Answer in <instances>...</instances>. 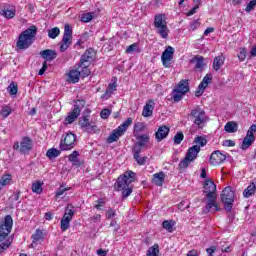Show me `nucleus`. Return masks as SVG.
Wrapping results in <instances>:
<instances>
[{"label": "nucleus", "instance_id": "20", "mask_svg": "<svg viewBox=\"0 0 256 256\" xmlns=\"http://www.w3.org/2000/svg\"><path fill=\"white\" fill-rule=\"evenodd\" d=\"M33 149V143L28 137H24L20 143V153L25 155V153H29Z\"/></svg>", "mask_w": 256, "mask_h": 256}, {"label": "nucleus", "instance_id": "48", "mask_svg": "<svg viewBox=\"0 0 256 256\" xmlns=\"http://www.w3.org/2000/svg\"><path fill=\"white\" fill-rule=\"evenodd\" d=\"M194 143H196V145H200V147H205V145H207V139L203 138L202 136H197Z\"/></svg>", "mask_w": 256, "mask_h": 256}, {"label": "nucleus", "instance_id": "45", "mask_svg": "<svg viewBox=\"0 0 256 256\" xmlns=\"http://www.w3.org/2000/svg\"><path fill=\"white\" fill-rule=\"evenodd\" d=\"M183 139H185V135H183V132H177L174 136V144L181 145Z\"/></svg>", "mask_w": 256, "mask_h": 256}, {"label": "nucleus", "instance_id": "26", "mask_svg": "<svg viewBox=\"0 0 256 256\" xmlns=\"http://www.w3.org/2000/svg\"><path fill=\"white\" fill-rule=\"evenodd\" d=\"M164 181H165V173L164 172H159V173H156L153 175L152 183L154 185H157V187H162Z\"/></svg>", "mask_w": 256, "mask_h": 256}, {"label": "nucleus", "instance_id": "13", "mask_svg": "<svg viewBox=\"0 0 256 256\" xmlns=\"http://www.w3.org/2000/svg\"><path fill=\"white\" fill-rule=\"evenodd\" d=\"M79 125L81 129H84L86 133H97L99 129H97V125L95 123L89 121V116H83V118L80 120Z\"/></svg>", "mask_w": 256, "mask_h": 256}, {"label": "nucleus", "instance_id": "4", "mask_svg": "<svg viewBox=\"0 0 256 256\" xmlns=\"http://www.w3.org/2000/svg\"><path fill=\"white\" fill-rule=\"evenodd\" d=\"M154 27L162 39H167V37H169V28L167 27L165 14H157L154 17Z\"/></svg>", "mask_w": 256, "mask_h": 256}, {"label": "nucleus", "instance_id": "60", "mask_svg": "<svg viewBox=\"0 0 256 256\" xmlns=\"http://www.w3.org/2000/svg\"><path fill=\"white\" fill-rule=\"evenodd\" d=\"M222 145L223 147H235V141L225 140Z\"/></svg>", "mask_w": 256, "mask_h": 256}, {"label": "nucleus", "instance_id": "49", "mask_svg": "<svg viewBox=\"0 0 256 256\" xmlns=\"http://www.w3.org/2000/svg\"><path fill=\"white\" fill-rule=\"evenodd\" d=\"M142 151H143V146H139V144L135 143L134 146L132 147L133 156L141 155Z\"/></svg>", "mask_w": 256, "mask_h": 256}, {"label": "nucleus", "instance_id": "23", "mask_svg": "<svg viewBox=\"0 0 256 256\" xmlns=\"http://www.w3.org/2000/svg\"><path fill=\"white\" fill-rule=\"evenodd\" d=\"M190 63H195V69L203 71V67H205V58L203 56L196 55L190 60Z\"/></svg>", "mask_w": 256, "mask_h": 256}, {"label": "nucleus", "instance_id": "18", "mask_svg": "<svg viewBox=\"0 0 256 256\" xmlns=\"http://www.w3.org/2000/svg\"><path fill=\"white\" fill-rule=\"evenodd\" d=\"M206 199H208V201L206 203L204 213H209L211 209H213L214 212L221 211V208H219V204H217V196L206 197Z\"/></svg>", "mask_w": 256, "mask_h": 256}, {"label": "nucleus", "instance_id": "58", "mask_svg": "<svg viewBox=\"0 0 256 256\" xmlns=\"http://www.w3.org/2000/svg\"><path fill=\"white\" fill-rule=\"evenodd\" d=\"M246 58H247V50H245V48H242L238 55V59H240V61H245Z\"/></svg>", "mask_w": 256, "mask_h": 256}, {"label": "nucleus", "instance_id": "30", "mask_svg": "<svg viewBox=\"0 0 256 256\" xmlns=\"http://www.w3.org/2000/svg\"><path fill=\"white\" fill-rule=\"evenodd\" d=\"M254 142L255 136H245L242 141L241 149L243 151H245V149H249V147H251V145H253Z\"/></svg>", "mask_w": 256, "mask_h": 256}, {"label": "nucleus", "instance_id": "3", "mask_svg": "<svg viewBox=\"0 0 256 256\" xmlns=\"http://www.w3.org/2000/svg\"><path fill=\"white\" fill-rule=\"evenodd\" d=\"M189 90V81L181 80L178 85L172 90L170 94L171 99L174 101V103H179V101L183 99V96L189 93Z\"/></svg>", "mask_w": 256, "mask_h": 256}, {"label": "nucleus", "instance_id": "16", "mask_svg": "<svg viewBox=\"0 0 256 256\" xmlns=\"http://www.w3.org/2000/svg\"><path fill=\"white\" fill-rule=\"evenodd\" d=\"M213 81V76L211 74H207L202 79L201 83L198 86V90L195 92L196 97H201L203 93L205 92V89H207L209 83Z\"/></svg>", "mask_w": 256, "mask_h": 256}, {"label": "nucleus", "instance_id": "43", "mask_svg": "<svg viewBox=\"0 0 256 256\" xmlns=\"http://www.w3.org/2000/svg\"><path fill=\"white\" fill-rule=\"evenodd\" d=\"M82 70L79 71L80 77H89L91 75V70L89 69V65H82Z\"/></svg>", "mask_w": 256, "mask_h": 256}, {"label": "nucleus", "instance_id": "5", "mask_svg": "<svg viewBox=\"0 0 256 256\" xmlns=\"http://www.w3.org/2000/svg\"><path fill=\"white\" fill-rule=\"evenodd\" d=\"M131 123H133V118H127L123 124L112 131L107 138V143H115L116 141H119V138L125 135V132L129 129V125H131Z\"/></svg>", "mask_w": 256, "mask_h": 256}, {"label": "nucleus", "instance_id": "1", "mask_svg": "<svg viewBox=\"0 0 256 256\" xmlns=\"http://www.w3.org/2000/svg\"><path fill=\"white\" fill-rule=\"evenodd\" d=\"M136 174L133 171H126L122 176L117 178L114 185L116 191H122L123 199H127L131 193H133V185Z\"/></svg>", "mask_w": 256, "mask_h": 256}, {"label": "nucleus", "instance_id": "44", "mask_svg": "<svg viewBox=\"0 0 256 256\" xmlns=\"http://www.w3.org/2000/svg\"><path fill=\"white\" fill-rule=\"evenodd\" d=\"M133 159L136 161V163H138L139 165H145V163H147V157L146 156H142L141 154H137L133 156Z\"/></svg>", "mask_w": 256, "mask_h": 256}, {"label": "nucleus", "instance_id": "27", "mask_svg": "<svg viewBox=\"0 0 256 256\" xmlns=\"http://www.w3.org/2000/svg\"><path fill=\"white\" fill-rule=\"evenodd\" d=\"M81 72L79 70H70L68 73V83H79Z\"/></svg>", "mask_w": 256, "mask_h": 256}, {"label": "nucleus", "instance_id": "64", "mask_svg": "<svg viewBox=\"0 0 256 256\" xmlns=\"http://www.w3.org/2000/svg\"><path fill=\"white\" fill-rule=\"evenodd\" d=\"M19 197H21V191H20V190L16 191V192L12 195L13 201H18V200H19Z\"/></svg>", "mask_w": 256, "mask_h": 256}, {"label": "nucleus", "instance_id": "10", "mask_svg": "<svg viewBox=\"0 0 256 256\" xmlns=\"http://www.w3.org/2000/svg\"><path fill=\"white\" fill-rule=\"evenodd\" d=\"M11 229H13V218L11 215H7L4 218L3 224L0 225V241H4L9 233H11Z\"/></svg>", "mask_w": 256, "mask_h": 256}, {"label": "nucleus", "instance_id": "59", "mask_svg": "<svg viewBox=\"0 0 256 256\" xmlns=\"http://www.w3.org/2000/svg\"><path fill=\"white\" fill-rule=\"evenodd\" d=\"M201 23H199V20H195L192 23H190V31H195L198 27H200Z\"/></svg>", "mask_w": 256, "mask_h": 256}, {"label": "nucleus", "instance_id": "32", "mask_svg": "<svg viewBox=\"0 0 256 256\" xmlns=\"http://www.w3.org/2000/svg\"><path fill=\"white\" fill-rule=\"evenodd\" d=\"M137 142L136 144L139 145L140 147H146L147 143H149L150 138L149 135L147 134H142L136 137Z\"/></svg>", "mask_w": 256, "mask_h": 256}, {"label": "nucleus", "instance_id": "14", "mask_svg": "<svg viewBox=\"0 0 256 256\" xmlns=\"http://www.w3.org/2000/svg\"><path fill=\"white\" fill-rule=\"evenodd\" d=\"M226 159L227 155L223 154L219 150H215L210 156V165H214V167L221 165V163H224Z\"/></svg>", "mask_w": 256, "mask_h": 256}, {"label": "nucleus", "instance_id": "11", "mask_svg": "<svg viewBox=\"0 0 256 256\" xmlns=\"http://www.w3.org/2000/svg\"><path fill=\"white\" fill-rule=\"evenodd\" d=\"M73 215H75V211H73V206L68 205L65 209L64 216L60 222L61 231H67V229H69V225L73 220Z\"/></svg>", "mask_w": 256, "mask_h": 256}, {"label": "nucleus", "instance_id": "39", "mask_svg": "<svg viewBox=\"0 0 256 256\" xmlns=\"http://www.w3.org/2000/svg\"><path fill=\"white\" fill-rule=\"evenodd\" d=\"M41 182H35L32 184L33 193H37V195H41L43 193V187Z\"/></svg>", "mask_w": 256, "mask_h": 256}, {"label": "nucleus", "instance_id": "53", "mask_svg": "<svg viewBox=\"0 0 256 256\" xmlns=\"http://www.w3.org/2000/svg\"><path fill=\"white\" fill-rule=\"evenodd\" d=\"M145 129V123L138 122L134 125V131L136 133H141Z\"/></svg>", "mask_w": 256, "mask_h": 256}, {"label": "nucleus", "instance_id": "41", "mask_svg": "<svg viewBox=\"0 0 256 256\" xmlns=\"http://www.w3.org/2000/svg\"><path fill=\"white\" fill-rule=\"evenodd\" d=\"M9 183H11V175L10 174H6L4 176H2L1 180H0V187H5L7 185H9Z\"/></svg>", "mask_w": 256, "mask_h": 256}, {"label": "nucleus", "instance_id": "61", "mask_svg": "<svg viewBox=\"0 0 256 256\" xmlns=\"http://www.w3.org/2000/svg\"><path fill=\"white\" fill-rule=\"evenodd\" d=\"M48 65L47 62H43L42 68L39 70L38 75H44L47 71Z\"/></svg>", "mask_w": 256, "mask_h": 256}, {"label": "nucleus", "instance_id": "29", "mask_svg": "<svg viewBox=\"0 0 256 256\" xmlns=\"http://www.w3.org/2000/svg\"><path fill=\"white\" fill-rule=\"evenodd\" d=\"M256 192V182H252L243 192V197L245 199H249V197H252V195H255Z\"/></svg>", "mask_w": 256, "mask_h": 256}, {"label": "nucleus", "instance_id": "28", "mask_svg": "<svg viewBox=\"0 0 256 256\" xmlns=\"http://www.w3.org/2000/svg\"><path fill=\"white\" fill-rule=\"evenodd\" d=\"M224 64H225V56H223V54L216 56L213 62L214 71H219V69H221V67H223Z\"/></svg>", "mask_w": 256, "mask_h": 256}, {"label": "nucleus", "instance_id": "15", "mask_svg": "<svg viewBox=\"0 0 256 256\" xmlns=\"http://www.w3.org/2000/svg\"><path fill=\"white\" fill-rule=\"evenodd\" d=\"M94 57H95V51L92 48L86 50L80 58L79 67H83V65L90 66L91 63H93Z\"/></svg>", "mask_w": 256, "mask_h": 256}, {"label": "nucleus", "instance_id": "34", "mask_svg": "<svg viewBox=\"0 0 256 256\" xmlns=\"http://www.w3.org/2000/svg\"><path fill=\"white\" fill-rule=\"evenodd\" d=\"M162 227H163V229H166V231H168V233H173V231H174L173 227H175V221L174 220H165L162 223Z\"/></svg>", "mask_w": 256, "mask_h": 256}, {"label": "nucleus", "instance_id": "40", "mask_svg": "<svg viewBox=\"0 0 256 256\" xmlns=\"http://www.w3.org/2000/svg\"><path fill=\"white\" fill-rule=\"evenodd\" d=\"M192 161L193 160H191V158H188V156H185V158L178 165L179 169H187V167H189Z\"/></svg>", "mask_w": 256, "mask_h": 256}, {"label": "nucleus", "instance_id": "54", "mask_svg": "<svg viewBox=\"0 0 256 256\" xmlns=\"http://www.w3.org/2000/svg\"><path fill=\"white\" fill-rule=\"evenodd\" d=\"M69 189L70 188H65V187H63V185H61L60 188L58 189V191L56 192L55 197L57 199H59V197H61V195H64L65 191H69Z\"/></svg>", "mask_w": 256, "mask_h": 256}, {"label": "nucleus", "instance_id": "50", "mask_svg": "<svg viewBox=\"0 0 256 256\" xmlns=\"http://www.w3.org/2000/svg\"><path fill=\"white\" fill-rule=\"evenodd\" d=\"M255 7H256V0H252L247 4V6L245 8V12L251 13V11H253V9H255Z\"/></svg>", "mask_w": 256, "mask_h": 256}, {"label": "nucleus", "instance_id": "52", "mask_svg": "<svg viewBox=\"0 0 256 256\" xmlns=\"http://www.w3.org/2000/svg\"><path fill=\"white\" fill-rule=\"evenodd\" d=\"M255 133H256V125L252 124L250 126V128L248 129L246 136L247 137H255Z\"/></svg>", "mask_w": 256, "mask_h": 256}, {"label": "nucleus", "instance_id": "25", "mask_svg": "<svg viewBox=\"0 0 256 256\" xmlns=\"http://www.w3.org/2000/svg\"><path fill=\"white\" fill-rule=\"evenodd\" d=\"M199 151H201V146L194 145L188 149L186 157L190 158L192 161H195L197 159V155H199Z\"/></svg>", "mask_w": 256, "mask_h": 256}, {"label": "nucleus", "instance_id": "51", "mask_svg": "<svg viewBox=\"0 0 256 256\" xmlns=\"http://www.w3.org/2000/svg\"><path fill=\"white\" fill-rule=\"evenodd\" d=\"M117 215V211L113 208H109L106 211V219H113Z\"/></svg>", "mask_w": 256, "mask_h": 256}, {"label": "nucleus", "instance_id": "33", "mask_svg": "<svg viewBox=\"0 0 256 256\" xmlns=\"http://www.w3.org/2000/svg\"><path fill=\"white\" fill-rule=\"evenodd\" d=\"M68 160L73 163L76 167L81 166V162H79V152L78 151H73L72 154L68 156Z\"/></svg>", "mask_w": 256, "mask_h": 256}, {"label": "nucleus", "instance_id": "56", "mask_svg": "<svg viewBox=\"0 0 256 256\" xmlns=\"http://www.w3.org/2000/svg\"><path fill=\"white\" fill-rule=\"evenodd\" d=\"M109 115H111V110H109V109H107V108L103 109V110L101 111V113H100V117H101L102 119H109Z\"/></svg>", "mask_w": 256, "mask_h": 256}, {"label": "nucleus", "instance_id": "9", "mask_svg": "<svg viewBox=\"0 0 256 256\" xmlns=\"http://www.w3.org/2000/svg\"><path fill=\"white\" fill-rule=\"evenodd\" d=\"M73 39V29L69 24H66L64 26V35L62 38V42L60 45V51L61 53H65L66 49H69L71 46V40Z\"/></svg>", "mask_w": 256, "mask_h": 256}, {"label": "nucleus", "instance_id": "6", "mask_svg": "<svg viewBox=\"0 0 256 256\" xmlns=\"http://www.w3.org/2000/svg\"><path fill=\"white\" fill-rule=\"evenodd\" d=\"M221 201L224 205V209L231 213V209H233V203L235 201V192L231 189V186H228L223 189L221 193Z\"/></svg>", "mask_w": 256, "mask_h": 256}, {"label": "nucleus", "instance_id": "63", "mask_svg": "<svg viewBox=\"0 0 256 256\" xmlns=\"http://www.w3.org/2000/svg\"><path fill=\"white\" fill-rule=\"evenodd\" d=\"M135 49H137V45L135 43L131 44L130 46H128L126 48V53H133V51H135Z\"/></svg>", "mask_w": 256, "mask_h": 256}, {"label": "nucleus", "instance_id": "12", "mask_svg": "<svg viewBox=\"0 0 256 256\" xmlns=\"http://www.w3.org/2000/svg\"><path fill=\"white\" fill-rule=\"evenodd\" d=\"M173 55H175V48L167 46L161 56L162 65L169 69L171 67V61H173Z\"/></svg>", "mask_w": 256, "mask_h": 256}, {"label": "nucleus", "instance_id": "62", "mask_svg": "<svg viewBox=\"0 0 256 256\" xmlns=\"http://www.w3.org/2000/svg\"><path fill=\"white\" fill-rule=\"evenodd\" d=\"M215 251H217V247H215V246H211L210 248L206 249L208 256H213V253H215Z\"/></svg>", "mask_w": 256, "mask_h": 256}, {"label": "nucleus", "instance_id": "57", "mask_svg": "<svg viewBox=\"0 0 256 256\" xmlns=\"http://www.w3.org/2000/svg\"><path fill=\"white\" fill-rule=\"evenodd\" d=\"M17 91H19V88L17 87V85L11 83L9 86L10 95H17Z\"/></svg>", "mask_w": 256, "mask_h": 256}, {"label": "nucleus", "instance_id": "38", "mask_svg": "<svg viewBox=\"0 0 256 256\" xmlns=\"http://www.w3.org/2000/svg\"><path fill=\"white\" fill-rule=\"evenodd\" d=\"M60 33H61V30L59 29V27H54L48 31V37L50 39H57Z\"/></svg>", "mask_w": 256, "mask_h": 256}, {"label": "nucleus", "instance_id": "31", "mask_svg": "<svg viewBox=\"0 0 256 256\" xmlns=\"http://www.w3.org/2000/svg\"><path fill=\"white\" fill-rule=\"evenodd\" d=\"M238 129L239 125L234 121L228 122L224 127V131H226V133H237Z\"/></svg>", "mask_w": 256, "mask_h": 256}, {"label": "nucleus", "instance_id": "24", "mask_svg": "<svg viewBox=\"0 0 256 256\" xmlns=\"http://www.w3.org/2000/svg\"><path fill=\"white\" fill-rule=\"evenodd\" d=\"M155 109V101L149 100L148 103L143 108V117H151L153 115V110Z\"/></svg>", "mask_w": 256, "mask_h": 256}, {"label": "nucleus", "instance_id": "2", "mask_svg": "<svg viewBox=\"0 0 256 256\" xmlns=\"http://www.w3.org/2000/svg\"><path fill=\"white\" fill-rule=\"evenodd\" d=\"M36 36L37 28L35 26H31L19 35L16 47H18V49H29V47L33 45V41H35Z\"/></svg>", "mask_w": 256, "mask_h": 256}, {"label": "nucleus", "instance_id": "37", "mask_svg": "<svg viewBox=\"0 0 256 256\" xmlns=\"http://www.w3.org/2000/svg\"><path fill=\"white\" fill-rule=\"evenodd\" d=\"M146 256H159V244H154L147 250Z\"/></svg>", "mask_w": 256, "mask_h": 256}, {"label": "nucleus", "instance_id": "17", "mask_svg": "<svg viewBox=\"0 0 256 256\" xmlns=\"http://www.w3.org/2000/svg\"><path fill=\"white\" fill-rule=\"evenodd\" d=\"M215 191H217V185H215V182H213L211 179H206L204 182V193L206 197L217 196Z\"/></svg>", "mask_w": 256, "mask_h": 256}, {"label": "nucleus", "instance_id": "42", "mask_svg": "<svg viewBox=\"0 0 256 256\" xmlns=\"http://www.w3.org/2000/svg\"><path fill=\"white\" fill-rule=\"evenodd\" d=\"M94 17H95V13L94 12H89V13H86V14L82 15L81 21L83 23H89L90 21L93 20Z\"/></svg>", "mask_w": 256, "mask_h": 256}, {"label": "nucleus", "instance_id": "46", "mask_svg": "<svg viewBox=\"0 0 256 256\" xmlns=\"http://www.w3.org/2000/svg\"><path fill=\"white\" fill-rule=\"evenodd\" d=\"M1 15L6 19H13L15 17V10H2Z\"/></svg>", "mask_w": 256, "mask_h": 256}, {"label": "nucleus", "instance_id": "35", "mask_svg": "<svg viewBox=\"0 0 256 256\" xmlns=\"http://www.w3.org/2000/svg\"><path fill=\"white\" fill-rule=\"evenodd\" d=\"M32 239V247L35 243H41V241H43V231L37 229L35 233L32 235Z\"/></svg>", "mask_w": 256, "mask_h": 256}, {"label": "nucleus", "instance_id": "22", "mask_svg": "<svg viewBox=\"0 0 256 256\" xmlns=\"http://www.w3.org/2000/svg\"><path fill=\"white\" fill-rule=\"evenodd\" d=\"M40 56L45 60L44 62L54 61V59H57V51L46 49L40 52Z\"/></svg>", "mask_w": 256, "mask_h": 256}, {"label": "nucleus", "instance_id": "7", "mask_svg": "<svg viewBox=\"0 0 256 256\" xmlns=\"http://www.w3.org/2000/svg\"><path fill=\"white\" fill-rule=\"evenodd\" d=\"M190 121H193L194 125H197L200 129L203 128L207 121V115H205V111L200 107H196L189 114Z\"/></svg>", "mask_w": 256, "mask_h": 256}, {"label": "nucleus", "instance_id": "55", "mask_svg": "<svg viewBox=\"0 0 256 256\" xmlns=\"http://www.w3.org/2000/svg\"><path fill=\"white\" fill-rule=\"evenodd\" d=\"M105 203V199L100 198L99 200H97V204L94 206V208L97 209L98 211H102V207L105 205Z\"/></svg>", "mask_w": 256, "mask_h": 256}, {"label": "nucleus", "instance_id": "19", "mask_svg": "<svg viewBox=\"0 0 256 256\" xmlns=\"http://www.w3.org/2000/svg\"><path fill=\"white\" fill-rule=\"evenodd\" d=\"M169 131L171 129L169 126L163 125L158 128V131L155 133L156 141L160 142L163 141V139H167V135H169Z\"/></svg>", "mask_w": 256, "mask_h": 256}, {"label": "nucleus", "instance_id": "47", "mask_svg": "<svg viewBox=\"0 0 256 256\" xmlns=\"http://www.w3.org/2000/svg\"><path fill=\"white\" fill-rule=\"evenodd\" d=\"M0 115L3 117V119H7L8 116L11 115V107L5 106L2 108Z\"/></svg>", "mask_w": 256, "mask_h": 256}, {"label": "nucleus", "instance_id": "8", "mask_svg": "<svg viewBox=\"0 0 256 256\" xmlns=\"http://www.w3.org/2000/svg\"><path fill=\"white\" fill-rule=\"evenodd\" d=\"M75 141L77 137L73 133H67L65 136H62L60 141V151H71L75 147Z\"/></svg>", "mask_w": 256, "mask_h": 256}, {"label": "nucleus", "instance_id": "21", "mask_svg": "<svg viewBox=\"0 0 256 256\" xmlns=\"http://www.w3.org/2000/svg\"><path fill=\"white\" fill-rule=\"evenodd\" d=\"M79 115H81V108H79V105H74L72 112H70L65 119L66 123L71 125V123H74Z\"/></svg>", "mask_w": 256, "mask_h": 256}, {"label": "nucleus", "instance_id": "36", "mask_svg": "<svg viewBox=\"0 0 256 256\" xmlns=\"http://www.w3.org/2000/svg\"><path fill=\"white\" fill-rule=\"evenodd\" d=\"M59 155H61V150H58L57 148H51L46 152L48 159H56Z\"/></svg>", "mask_w": 256, "mask_h": 256}]
</instances>
